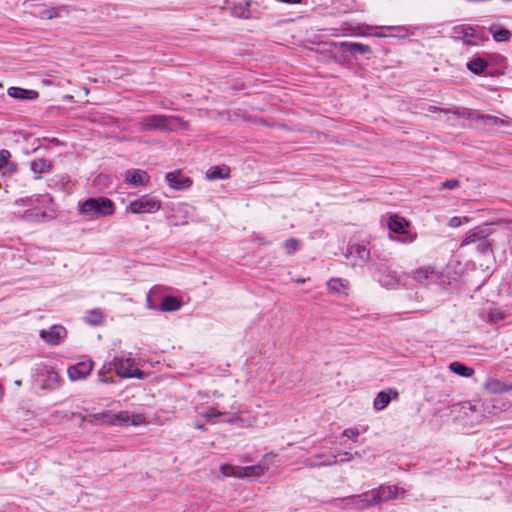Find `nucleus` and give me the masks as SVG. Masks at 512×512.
Listing matches in <instances>:
<instances>
[{
  "label": "nucleus",
  "mask_w": 512,
  "mask_h": 512,
  "mask_svg": "<svg viewBox=\"0 0 512 512\" xmlns=\"http://www.w3.org/2000/svg\"><path fill=\"white\" fill-rule=\"evenodd\" d=\"M141 132H176L186 127V122L175 115L149 114L141 117L138 122Z\"/></svg>",
  "instance_id": "obj_1"
},
{
  "label": "nucleus",
  "mask_w": 512,
  "mask_h": 512,
  "mask_svg": "<svg viewBox=\"0 0 512 512\" xmlns=\"http://www.w3.org/2000/svg\"><path fill=\"white\" fill-rule=\"evenodd\" d=\"M116 211L115 203L104 196L89 197L79 201L77 213L87 221L112 216Z\"/></svg>",
  "instance_id": "obj_2"
},
{
  "label": "nucleus",
  "mask_w": 512,
  "mask_h": 512,
  "mask_svg": "<svg viewBox=\"0 0 512 512\" xmlns=\"http://www.w3.org/2000/svg\"><path fill=\"white\" fill-rule=\"evenodd\" d=\"M369 269L374 272L377 281L385 288L393 289L401 282L399 273L392 269L389 259L378 254H373Z\"/></svg>",
  "instance_id": "obj_3"
},
{
  "label": "nucleus",
  "mask_w": 512,
  "mask_h": 512,
  "mask_svg": "<svg viewBox=\"0 0 512 512\" xmlns=\"http://www.w3.org/2000/svg\"><path fill=\"white\" fill-rule=\"evenodd\" d=\"M387 225L390 231L389 237L391 240L404 244H409L415 241L416 234H410L407 232L409 222L405 218L397 214L390 215Z\"/></svg>",
  "instance_id": "obj_4"
},
{
  "label": "nucleus",
  "mask_w": 512,
  "mask_h": 512,
  "mask_svg": "<svg viewBox=\"0 0 512 512\" xmlns=\"http://www.w3.org/2000/svg\"><path fill=\"white\" fill-rule=\"evenodd\" d=\"M161 288L158 286L153 287L149 293L147 294L146 301L147 307L151 310H160L163 312H174L181 308L182 301L175 296H163L161 298V303L158 306L155 302H153V297L160 295Z\"/></svg>",
  "instance_id": "obj_5"
},
{
  "label": "nucleus",
  "mask_w": 512,
  "mask_h": 512,
  "mask_svg": "<svg viewBox=\"0 0 512 512\" xmlns=\"http://www.w3.org/2000/svg\"><path fill=\"white\" fill-rule=\"evenodd\" d=\"M161 208V201L149 195H142L130 202L126 213L144 214L155 213Z\"/></svg>",
  "instance_id": "obj_6"
},
{
  "label": "nucleus",
  "mask_w": 512,
  "mask_h": 512,
  "mask_svg": "<svg viewBox=\"0 0 512 512\" xmlns=\"http://www.w3.org/2000/svg\"><path fill=\"white\" fill-rule=\"evenodd\" d=\"M93 418L96 421L101 422L102 424L107 425H119V426H128V425H137L138 423L131 419V415L127 411H120L118 413H112L109 410H105L99 413L93 414Z\"/></svg>",
  "instance_id": "obj_7"
},
{
  "label": "nucleus",
  "mask_w": 512,
  "mask_h": 512,
  "mask_svg": "<svg viewBox=\"0 0 512 512\" xmlns=\"http://www.w3.org/2000/svg\"><path fill=\"white\" fill-rule=\"evenodd\" d=\"M115 370L122 378L144 379L145 372L135 367L132 359H121L115 362Z\"/></svg>",
  "instance_id": "obj_8"
},
{
  "label": "nucleus",
  "mask_w": 512,
  "mask_h": 512,
  "mask_svg": "<svg viewBox=\"0 0 512 512\" xmlns=\"http://www.w3.org/2000/svg\"><path fill=\"white\" fill-rule=\"evenodd\" d=\"M31 13L41 19L61 18L69 14V8L65 5L50 7L45 4H38L34 6Z\"/></svg>",
  "instance_id": "obj_9"
},
{
  "label": "nucleus",
  "mask_w": 512,
  "mask_h": 512,
  "mask_svg": "<svg viewBox=\"0 0 512 512\" xmlns=\"http://www.w3.org/2000/svg\"><path fill=\"white\" fill-rule=\"evenodd\" d=\"M39 335L45 343L57 346L67 337V330L62 325H52L48 330H41Z\"/></svg>",
  "instance_id": "obj_10"
},
{
  "label": "nucleus",
  "mask_w": 512,
  "mask_h": 512,
  "mask_svg": "<svg viewBox=\"0 0 512 512\" xmlns=\"http://www.w3.org/2000/svg\"><path fill=\"white\" fill-rule=\"evenodd\" d=\"M94 362L91 359L77 362L67 369L68 377L71 381L85 379L93 371Z\"/></svg>",
  "instance_id": "obj_11"
},
{
  "label": "nucleus",
  "mask_w": 512,
  "mask_h": 512,
  "mask_svg": "<svg viewBox=\"0 0 512 512\" xmlns=\"http://www.w3.org/2000/svg\"><path fill=\"white\" fill-rule=\"evenodd\" d=\"M493 233L490 224L476 226L468 231L462 241L461 246L474 245L475 243L488 238Z\"/></svg>",
  "instance_id": "obj_12"
},
{
  "label": "nucleus",
  "mask_w": 512,
  "mask_h": 512,
  "mask_svg": "<svg viewBox=\"0 0 512 512\" xmlns=\"http://www.w3.org/2000/svg\"><path fill=\"white\" fill-rule=\"evenodd\" d=\"M165 178L169 187L174 190H186L193 183L190 177L185 176L179 170L167 173Z\"/></svg>",
  "instance_id": "obj_13"
},
{
  "label": "nucleus",
  "mask_w": 512,
  "mask_h": 512,
  "mask_svg": "<svg viewBox=\"0 0 512 512\" xmlns=\"http://www.w3.org/2000/svg\"><path fill=\"white\" fill-rule=\"evenodd\" d=\"M336 45L340 48V50L344 54L348 53L352 56H355L357 54L369 55L372 53V49L369 45L358 43V42L343 41Z\"/></svg>",
  "instance_id": "obj_14"
},
{
  "label": "nucleus",
  "mask_w": 512,
  "mask_h": 512,
  "mask_svg": "<svg viewBox=\"0 0 512 512\" xmlns=\"http://www.w3.org/2000/svg\"><path fill=\"white\" fill-rule=\"evenodd\" d=\"M37 372L39 376H44V384L43 387H47L50 390L55 389L60 381L59 374L51 367H48L46 365H39L37 367Z\"/></svg>",
  "instance_id": "obj_15"
},
{
  "label": "nucleus",
  "mask_w": 512,
  "mask_h": 512,
  "mask_svg": "<svg viewBox=\"0 0 512 512\" xmlns=\"http://www.w3.org/2000/svg\"><path fill=\"white\" fill-rule=\"evenodd\" d=\"M377 493L373 492V489L363 492L361 494L353 495L354 508L357 510H364L373 506H376L375 497Z\"/></svg>",
  "instance_id": "obj_16"
},
{
  "label": "nucleus",
  "mask_w": 512,
  "mask_h": 512,
  "mask_svg": "<svg viewBox=\"0 0 512 512\" xmlns=\"http://www.w3.org/2000/svg\"><path fill=\"white\" fill-rule=\"evenodd\" d=\"M398 396V391L392 388L380 391L374 398L373 407L376 411H381L389 405L392 399H396Z\"/></svg>",
  "instance_id": "obj_17"
},
{
  "label": "nucleus",
  "mask_w": 512,
  "mask_h": 512,
  "mask_svg": "<svg viewBox=\"0 0 512 512\" xmlns=\"http://www.w3.org/2000/svg\"><path fill=\"white\" fill-rule=\"evenodd\" d=\"M24 205L34 206L38 209L45 210L48 212L53 203V199L49 194H39L26 199H21Z\"/></svg>",
  "instance_id": "obj_18"
},
{
  "label": "nucleus",
  "mask_w": 512,
  "mask_h": 512,
  "mask_svg": "<svg viewBox=\"0 0 512 512\" xmlns=\"http://www.w3.org/2000/svg\"><path fill=\"white\" fill-rule=\"evenodd\" d=\"M29 168L34 173V179L39 180L42 174L52 172L53 164L50 160L40 158L30 161Z\"/></svg>",
  "instance_id": "obj_19"
},
{
  "label": "nucleus",
  "mask_w": 512,
  "mask_h": 512,
  "mask_svg": "<svg viewBox=\"0 0 512 512\" xmlns=\"http://www.w3.org/2000/svg\"><path fill=\"white\" fill-rule=\"evenodd\" d=\"M373 492L377 493L375 497L378 499L375 502L376 505H379L382 502L397 498L398 487L395 485H380L378 488H374Z\"/></svg>",
  "instance_id": "obj_20"
},
{
  "label": "nucleus",
  "mask_w": 512,
  "mask_h": 512,
  "mask_svg": "<svg viewBox=\"0 0 512 512\" xmlns=\"http://www.w3.org/2000/svg\"><path fill=\"white\" fill-rule=\"evenodd\" d=\"M149 180L147 172L140 169L128 170L125 173V182L133 186H145Z\"/></svg>",
  "instance_id": "obj_21"
},
{
  "label": "nucleus",
  "mask_w": 512,
  "mask_h": 512,
  "mask_svg": "<svg viewBox=\"0 0 512 512\" xmlns=\"http://www.w3.org/2000/svg\"><path fill=\"white\" fill-rule=\"evenodd\" d=\"M453 30L454 33L458 35L455 37L456 40L461 39L465 46L475 45L470 39L472 36H476V29L474 27L470 25H458L455 26Z\"/></svg>",
  "instance_id": "obj_22"
},
{
  "label": "nucleus",
  "mask_w": 512,
  "mask_h": 512,
  "mask_svg": "<svg viewBox=\"0 0 512 512\" xmlns=\"http://www.w3.org/2000/svg\"><path fill=\"white\" fill-rule=\"evenodd\" d=\"M7 94L17 100H35L39 96L37 91L21 87H10Z\"/></svg>",
  "instance_id": "obj_23"
},
{
  "label": "nucleus",
  "mask_w": 512,
  "mask_h": 512,
  "mask_svg": "<svg viewBox=\"0 0 512 512\" xmlns=\"http://www.w3.org/2000/svg\"><path fill=\"white\" fill-rule=\"evenodd\" d=\"M23 218L28 222H43L51 219L52 216L45 210L30 206V208L24 212Z\"/></svg>",
  "instance_id": "obj_24"
},
{
  "label": "nucleus",
  "mask_w": 512,
  "mask_h": 512,
  "mask_svg": "<svg viewBox=\"0 0 512 512\" xmlns=\"http://www.w3.org/2000/svg\"><path fill=\"white\" fill-rule=\"evenodd\" d=\"M253 1L247 0L244 2H239L237 4H234L231 8V14L234 17L241 18V19H250L252 18V11H251V5L253 4Z\"/></svg>",
  "instance_id": "obj_25"
},
{
  "label": "nucleus",
  "mask_w": 512,
  "mask_h": 512,
  "mask_svg": "<svg viewBox=\"0 0 512 512\" xmlns=\"http://www.w3.org/2000/svg\"><path fill=\"white\" fill-rule=\"evenodd\" d=\"M209 180L227 179L230 177V168L227 165H217L210 167L206 172Z\"/></svg>",
  "instance_id": "obj_26"
},
{
  "label": "nucleus",
  "mask_w": 512,
  "mask_h": 512,
  "mask_svg": "<svg viewBox=\"0 0 512 512\" xmlns=\"http://www.w3.org/2000/svg\"><path fill=\"white\" fill-rule=\"evenodd\" d=\"M489 33L492 34L494 41L507 42L512 37V32L501 25H492L489 27Z\"/></svg>",
  "instance_id": "obj_27"
},
{
  "label": "nucleus",
  "mask_w": 512,
  "mask_h": 512,
  "mask_svg": "<svg viewBox=\"0 0 512 512\" xmlns=\"http://www.w3.org/2000/svg\"><path fill=\"white\" fill-rule=\"evenodd\" d=\"M349 256H355L358 259L368 262L371 264V260L373 255L371 254V251L362 245H353L349 248V255H346V257Z\"/></svg>",
  "instance_id": "obj_28"
},
{
  "label": "nucleus",
  "mask_w": 512,
  "mask_h": 512,
  "mask_svg": "<svg viewBox=\"0 0 512 512\" xmlns=\"http://www.w3.org/2000/svg\"><path fill=\"white\" fill-rule=\"evenodd\" d=\"M105 316L101 309H91L88 310L84 316L85 323L92 326L102 325L104 322Z\"/></svg>",
  "instance_id": "obj_29"
},
{
  "label": "nucleus",
  "mask_w": 512,
  "mask_h": 512,
  "mask_svg": "<svg viewBox=\"0 0 512 512\" xmlns=\"http://www.w3.org/2000/svg\"><path fill=\"white\" fill-rule=\"evenodd\" d=\"M449 369L454 374L461 377H471L474 374V369L466 364L454 361L449 364Z\"/></svg>",
  "instance_id": "obj_30"
},
{
  "label": "nucleus",
  "mask_w": 512,
  "mask_h": 512,
  "mask_svg": "<svg viewBox=\"0 0 512 512\" xmlns=\"http://www.w3.org/2000/svg\"><path fill=\"white\" fill-rule=\"evenodd\" d=\"M466 67L470 72L481 75L488 67V62L481 57H475L467 62Z\"/></svg>",
  "instance_id": "obj_31"
},
{
  "label": "nucleus",
  "mask_w": 512,
  "mask_h": 512,
  "mask_svg": "<svg viewBox=\"0 0 512 512\" xmlns=\"http://www.w3.org/2000/svg\"><path fill=\"white\" fill-rule=\"evenodd\" d=\"M476 120L482 122L484 125H487V126H500V127H504V126H507L509 124V122L507 120L499 118V117L494 116V115H489V114H479L476 117Z\"/></svg>",
  "instance_id": "obj_32"
},
{
  "label": "nucleus",
  "mask_w": 512,
  "mask_h": 512,
  "mask_svg": "<svg viewBox=\"0 0 512 512\" xmlns=\"http://www.w3.org/2000/svg\"><path fill=\"white\" fill-rule=\"evenodd\" d=\"M347 286V281L341 278H332L327 282V288L333 294H346L344 289Z\"/></svg>",
  "instance_id": "obj_33"
},
{
  "label": "nucleus",
  "mask_w": 512,
  "mask_h": 512,
  "mask_svg": "<svg viewBox=\"0 0 512 512\" xmlns=\"http://www.w3.org/2000/svg\"><path fill=\"white\" fill-rule=\"evenodd\" d=\"M436 277L434 271H430L427 268H420L414 271L413 278L420 284H426L429 280H433Z\"/></svg>",
  "instance_id": "obj_34"
},
{
  "label": "nucleus",
  "mask_w": 512,
  "mask_h": 512,
  "mask_svg": "<svg viewBox=\"0 0 512 512\" xmlns=\"http://www.w3.org/2000/svg\"><path fill=\"white\" fill-rule=\"evenodd\" d=\"M474 248L481 255H493L492 242L489 237L475 243Z\"/></svg>",
  "instance_id": "obj_35"
},
{
  "label": "nucleus",
  "mask_w": 512,
  "mask_h": 512,
  "mask_svg": "<svg viewBox=\"0 0 512 512\" xmlns=\"http://www.w3.org/2000/svg\"><path fill=\"white\" fill-rule=\"evenodd\" d=\"M11 158V153L7 149L0 150V170L6 165L8 172H13L16 169V165L13 163H9V159Z\"/></svg>",
  "instance_id": "obj_36"
},
{
  "label": "nucleus",
  "mask_w": 512,
  "mask_h": 512,
  "mask_svg": "<svg viewBox=\"0 0 512 512\" xmlns=\"http://www.w3.org/2000/svg\"><path fill=\"white\" fill-rule=\"evenodd\" d=\"M244 477H259L265 472V468L261 465H252L242 468Z\"/></svg>",
  "instance_id": "obj_37"
},
{
  "label": "nucleus",
  "mask_w": 512,
  "mask_h": 512,
  "mask_svg": "<svg viewBox=\"0 0 512 512\" xmlns=\"http://www.w3.org/2000/svg\"><path fill=\"white\" fill-rule=\"evenodd\" d=\"M338 463L336 460V456H328L327 460H321V461H315L312 459L306 460V465L309 468H316V467H322V466H331Z\"/></svg>",
  "instance_id": "obj_38"
},
{
  "label": "nucleus",
  "mask_w": 512,
  "mask_h": 512,
  "mask_svg": "<svg viewBox=\"0 0 512 512\" xmlns=\"http://www.w3.org/2000/svg\"><path fill=\"white\" fill-rule=\"evenodd\" d=\"M283 247L287 255H294L298 251L299 240L293 237L288 238L285 240Z\"/></svg>",
  "instance_id": "obj_39"
},
{
  "label": "nucleus",
  "mask_w": 512,
  "mask_h": 512,
  "mask_svg": "<svg viewBox=\"0 0 512 512\" xmlns=\"http://www.w3.org/2000/svg\"><path fill=\"white\" fill-rule=\"evenodd\" d=\"M508 386L509 385H506L500 381L494 380V381L488 383L487 388L492 393H504V392H509Z\"/></svg>",
  "instance_id": "obj_40"
},
{
  "label": "nucleus",
  "mask_w": 512,
  "mask_h": 512,
  "mask_svg": "<svg viewBox=\"0 0 512 512\" xmlns=\"http://www.w3.org/2000/svg\"><path fill=\"white\" fill-rule=\"evenodd\" d=\"M333 501L342 508H354L353 495L342 498H335Z\"/></svg>",
  "instance_id": "obj_41"
},
{
  "label": "nucleus",
  "mask_w": 512,
  "mask_h": 512,
  "mask_svg": "<svg viewBox=\"0 0 512 512\" xmlns=\"http://www.w3.org/2000/svg\"><path fill=\"white\" fill-rule=\"evenodd\" d=\"M224 415H228V414L220 412L215 408H210L206 411V413L204 414V417L206 418L207 422H215L216 418H218L220 416H224Z\"/></svg>",
  "instance_id": "obj_42"
},
{
  "label": "nucleus",
  "mask_w": 512,
  "mask_h": 512,
  "mask_svg": "<svg viewBox=\"0 0 512 512\" xmlns=\"http://www.w3.org/2000/svg\"><path fill=\"white\" fill-rule=\"evenodd\" d=\"M488 318L491 322H498L500 320H503L505 318V315L502 311L498 309L490 310L488 314Z\"/></svg>",
  "instance_id": "obj_43"
},
{
  "label": "nucleus",
  "mask_w": 512,
  "mask_h": 512,
  "mask_svg": "<svg viewBox=\"0 0 512 512\" xmlns=\"http://www.w3.org/2000/svg\"><path fill=\"white\" fill-rule=\"evenodd\" d=\"M359 430L357 428H347L343 431L342 436H345L349 439H352L354 441L357 440L359 436Z\"/></svg>",
  "instance_id": "obj_44"
},
{
  "label": "nucleus",
  "mask_w": 512,
  "mask_h": 512,
  "mask_svg": "<svg viewBox=\"0 0 512 512\" xmlns=\"http://www.w3.org/2000/svg\"><path fill=\"white\" fill-rule=\"evenodd\" d=\"M459 181L456 180V179H449V180H446L444 181L441 186H440V189L444 190V189H447V190H451V189H454L456 187L459 186Z\"/></svg>",
  "instance_id": "obj_45"
},
{
  "label": "nucleus",
  "mask_w": 512,
  "mask_h": 512,
  "mask_svg": "<svg viewBox=\"0 0 512 512\" xmlns=\"http://www.w3.org/2000/svg\"><path fill=\"white\" fill-rule=\"evenodd\" d=\"M462 223H463V219L461 217L454 216L449 220L448 225L452 228H457V227H460L462 225Z\"/></svg>",
  "instance_id": "obj_46"
},
{
  "label": "nucleus",
  "mask_w": 512,
  "mask_h": 512,
  "mask_svg": "<svg viewBox=\"0 0 512 512\" xmlns=\"http://www.w3.org/2000/svg\"><path fill=\"white\" fill-rule=\"evenodd\" d=\"M461 408H462L464 414L466 416H469V413H468L467 410L474 411L476 409V406L472 405L470 402H464V403H462V407Z\"/></svg>",
  "instance_id": "obj_47"
},
{
  "label": "nucleus",
  "mask_w": 512,
  "mask_h": 512,
  "mask_svg": "<svg viewBox=\"0 0 512 512\" xmlns=\"http://www.w3.org/2000/svg\"><path fill=\"white\" fill-rule=\"evenodd\" d=\"M472 38L480 41H487L489 39V36L484 31L480 33L476 30V36H472Z\"/></svg>",
  "instance_id": "obj_48"
},
{
  "label": "nucleus",
  "mask_w": 512,
  "mask_h": 512,
  "mask_svg": "<svg viewBox=\"0 0 512 512\" xmlns=\"http://www.w3.org/2000/svg\"><path fill=\"white\" fill-rule=\"evenodd\" d=\"M381 28L387 31H406L404 26H382Z\"/></svg>",
  "instance_id": "obj_49"
},
{
  "label": "nucleus",
  "mask_w": 512,
  "mask_h": 512,
  "mask_svg": "<svg viewBox=\"0 0 512 512\" xmlns=\"http://www.w3.org/2000/svg\"><path fill=\"white\" fill-rule=\"evenodd\" d=\"M342 455H344V458H342L339 463H345V462H350L353 460L354 458V455L351 454L350 452H343Z\"/></svg>",
  "instance_id": "obj_50"
},
{
  "label": "nucleus",
  "mask_w": 512,
  "mask_h": 512,
  "mask_svg": "<svg viewBox=\"0 0 512 512\" xmlns=\"http://www.w3.org/2000/svg\"><path fill=\"white\" fill-rule=\"evenodd\" d=\"M239 420V416L236 413L230 414L229 418L223 420L225 423L233 424Z\"/></svg>",
  "instance_id": "obj_51"
},
{
  "label": "nucleus",
  "mask_w": 512,
  "mask_h": 512,
  "mask_svg": "<svg viewBox=\"0 0 512 512\" xmlns=\"http://www.w3.org/2000/svg\"><path fill=\"white\" fill-rule=\"evenodd\" d=\"M328 456H336V454H325V453H320V454H316L315 455V459H317L318 461H321V460H327Z\"/></svg>",
  "instance_id": "obj_52"
},
{
  "label": "nucleus",
  "mask_w": 512,
  "mask_h": 512,
  "mask_svg": "<svg viewBox=\"0 0 512 512\" xmlns=\"http://www.w3.org/2000/svg\"><path fill=\"white\" fill-rule=\"evenodd\" d=\"M104 368L98 372V380L102 383H107L108 380L104 377Z\"/></svg>",
  "instance_id": "obj_53"
},
{
  "label": "nucleus",
  "mask_w": 512,
  "mask_h": 512,
  "mask_svg": "<svg viewBox=\"0 0 512 512\" xmlns=\"http://www.w3.org/2000/svg\"><path fill=\"white\" fill-rule=\"evenodd\" d=\"M49 142H51V143H53L54 145H57V146H64L65 145L62 141H60L57 138H51L49 140Z\"/></svg>",
  "instance_id": "obj_54"
},
{
  "label": "nucleus",
  "mask_w": 512,
  "mask_h": 512,
  "mask_svg": "<svg viewBox=\"0 0 512 512\" xmlns=\"http://www.w3.org/2000/svg\"><path fill=\"white\" fill-rule=\"evenodd\" d=\"M3 395H4V390H3L2 384L0 383V401H2Z\"/></svg>",
  "instance_id": "obj_55"
},
{
  "label": "nucleus",
  "mask_w": 512,
  "mask_h": 512,
  "mask_svg": "<svg viewBox=\"0 0 512 512\" xmlns=\"http://www.w3.org/2000/svg\"><path fill=\"white\" fill-rule=\"evenodd\" d=\"M14 384L16 386H21L22 385V381L21 380H15Z\"/></svg>",
  "instance_id": "obj_56"
},
{
  "label": "nucleus",
  "mask_w": 512,
  "mask_h": 512,
  "mask_svg": "<svg viewBox=\"0 0 512 512\" xmlns=\"http://www.w3.org/2000/svg\"><path fill=\"white\" fill-rule=\"evenodd\" d=\"M353 455H354V457H355V456H356V457H358V458H360V457H361V455H360V453H359V452H355Z\"/></svg>",
  "instance_id": "obj_57"
},
{
  "label": "nucleus",
  "mask_w": 512,
  "mask_h": 512,
  "mask_svg": "<svg viewBox=\"0 0 512 512\" xmlns=\"http://www.w3.org/2000/svg\"><path fill=\"white\" fill-rule=\"evenodd\" d=\"M197 428H199V429H203V428H204V425L199 424V425H197Z\"/></svg>",
  "instance_id": "obj_58"
},
{
  "label": "nucleus",
  "mask_w": 512,
  "mask_h": 512,
  "mask_svg": "<svg viewBox=\"0 0 512 512\" xmlns=\"http://www.w3.org/2000/svg\"><path fill=\"white\" fill-rule=\"evenodd\" d=\"M509 225H510V226H509V228H508V229L512 232V222H509Z\"/></svg>",
  "instance_id": "obj_59"
},
{
  "label": "nucleus",
  "mask_w": 512,
  "mask_h": 512,
  "mask_svg": "<svg viewBox=\"0 0 512 512\" xmlns=\"http://www.w3.org/2000/svg\"><path fill=\"white\" fill-rule=\"evenodd\" d=\"M376 37H382V34H374Z\"/></svg>",
  "instance_id": "obj_60"
},
{
  "label": "nucleus",
  "mask_w": 512,
  "mask_h": 512,
  "mask_svg": "<svg viewBox=\"0 0 512 512\" xmlns=\"http://www.w3.org/2000/svg\"><path fill=\"white\" fill-rule=\"evenodd\" d=\"M509 391H512V384L508 386Z\"/></svg>",
  "instance_id": "obj_61"
},
{
  "label": "nucleus",
  "mask_w": 512,
  "mask_h": 512,
  "mask_svg": "<svg viewBox=\"0 0 512 512\" xmlns=\"http://www.w3.org/2000/svg\"><path fill=\"white\" fill-rule=\"evenodd\" d=\"M2 87V84L0 83V88Z\"/></svg>",
  "instance_id": "obj_62"
}]
</instances>
